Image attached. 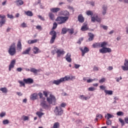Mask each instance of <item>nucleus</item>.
Returning a JSON list of instances; mask_svg holds the SVG:
<instances>
[{"instance_id":"obj_21","label":"nucleus","mask_w":128,"mask_h":128,"mask_svg":"<svg viewBox=\"0 0 128 128\" xmlns=\"http://www.w3.org/2000/svg\"><path fill=\"white\" fill-rule=\"evenodd\" d=\"M59 10H60V8H52L50 9V12H53L54 14L58 12H59Z\"/></svg>"},{"instance_id":"obj_11","label":"nucleus","mask_w":128,"mask_h":128,"mask_svg":"<svg viewBox=\"0 0 128 128\" xmlns=\"http://www.w3.org/2000/svg\"><path fill=\"white\" fill-rule=\"evenodd\" d=\"M91 18H92V22H96V20L98 22H100V20H102V19H100V18H98V14H96V16H95V17L94 16L91 17Z\"/></svg>"},{"instance_id":"obj_51","label":"nucleus","mask_w":128,"mask_h":128,"mask_svg":"<svg viewBox=\"0 0 128 128\" xmlns=\"http://www.w3.org/2000/svg\"><path fill=\"white\" fill-rule=\"evenodd\" d=\"M117 116H124V112H118L116 113Z\"/></svg>"},{"instance_id":"obj_37","label":"nucleus","mask_w":128,"mask_h":128,"mask_svg":"<svg viewBox=\"0 0 128 128\" xmlns=\"http://www.w3.org/2000/svg\"><path fill=\"white\" fill-rule=\"evenodd\" d=\"M0 90L4 94L8 92V89L6 88H0Z\"/></svg>"},{"instance_id":"obj_32","label":"nucleus","mask_w":128,"mask_h":128,"mask_svg":"<svg viewBox=\"0 0 128 128\" xmlns=\"http://www.w3.org/2000/svg\"><path fill=\"white\" fill-rule=\"evenodd\" d=\"M106 46H108V42H106L100 43V48H106Z\"/></svg>"},{"instance_id":"obj_4","label":"nucleus","mask_w":128,"mask_h":128,"mask_svg":"<svg viewBox=\"0 0 128 128\" xmlns=\"http://www.w3.org/2000/svg\"><path fill=\"white\" fill-rule=\"evenodd\" d=\"M46 101L49 104H55L56 100L54 96L50 94L48 98H47Z\"/></svg>"},{"instance_id":"obj_9","label":"nucleus","mask_w":128,"mask_h":128,"mask_svg":"<svg viewBox=\"0 0 128 128\" xmlns=\"http://www.w3.org/2000/svg\"><path fill=\"white\" fill-rule=\"evenodd\" d=\"M80 50L82 52V56H84V54L90 52V50L87 47H84V49L82 48H80Z\"/></svg>"},{"instance_id":"obj_20","label":"nucleus","mask_w":128,"mask_h":128,"mask_svg":"<svg viewBox=\"0 0 128 128\" xmlns=\"http://www.w3.org/2000/svg\"><path fill=\"white\" fill-rule=\"evenodd\" d=\"M14 2L18 6H22V4H24V2L22 0H16L14 1Z\"/></svg>"},{"instance_id":"obj_52","label":"nucleus","mask_w":128,"mask_h":128,"mask_svg":"<svg viewBox=\"0 0 128 128\" xmlns=\"http://www.w3.org/2000/svg\"><path fill=\"white\" fill-rule=\"evenodd\" d=\"M42 1L40 0H38V2H35L34 4V6H38V4H40L41 3H40V2H41Z\"/></svg>"},{"instance_id":"obj_19","label":"nucleus","mask_w":128,"mask_h":128,"mask_svg":"<svg viewBox=\"0 0 128 128\" xmlns=\"http://www.w3.org/2000/svg\"><path fill=\"white\" fill-rule=\"evenodd\" d=\"M88 30V23H84L83 26L81 28V30H82V32H85L86 30Z\"/></svg>"},{"instance_id":"obj_23","label":"nucleus","mask_w":128,"mask_h":128,"mask_svg":"<svg viewBox=\"0 0 128 128\" xmlns=\"http://www.w3.org/2000/svg\"><path fill=\"white\" fill-rule=\"evenodd\" d=\"M30 98L32 100H36L38 98V94L34 93L30 96Z\"/></svg>"},{"instance_id":"obj_62","label":"nucleus","mask_w":128,"mask_h":128,"mask_svg":"<svg viewBox=\"0 0 128 128\" xmlns=\"http://www.w3.org/2000/svg\"><path fill=\"white\" fill-rule=\"evenodd\" d=\"M22 68H16L17 72H22Z\"/></svg>"},{"instance_id":"obj_56","label":"nucleus","mask_w":128,"mask_h":128,"mask_svg":"<svg viewBox=\"0 0 128 128\" xmlns=\"http://www.w3.org/2000/svg\"><path fill=\"white\" fill-rule=\"evenodd\" d=\"M6 116V112H2L1 114H0V118H4Z\"/></svg>"},{"instance_id":"obj_27","label":"nucleus","mask_w":128,"mask_h":128,"mask_svg":"<svg viewBox=\"0 0 128 128\" xmlns=\"http://www.w3.org/2000/svg\"><path fill=\"white\" fill-rule=\"evenodd\" d=\"M48 16L51 20H54V14L52 12H49Z\"/></svg>"},{"instance_id":"obj_60","label":"nucleus","mask_w":128,"mask_h":128,"mask_svg":"<svg viewBox=\"0 0 128 128\" xmlns=\"http://www.w3.org/2000/svg\"><path fill=\"white\" fill-rule=\"evenodd\" d=\"M52 54H56V48L52 51Z\"/></svg>"},{"instance_id":"obj_28","label":"nucleus","mask_w":128,"mask_h":128,"mask_svg":"<svg viewBox=\"0 0 128 128\" xmlns=\"http://www.w3.org/2000/svg\"><path fill=\"white\" fill-rule=\"evenodd\" d=\"M92 48H100V43H94L92 44Z\"/></svg>"},{"instance_id":"obj_44","label":"nucleus","mask_w":128,"mask_h":128,"mask_svg":"<svg viewBox=\"0 0 128 128\" xmlns=\"http://www.w3.org/2000/svg\"><path fill=\"white\" fill-rule=\"evenodd\" d=\"M3 124H10V121L8 120H4L2 121Z\"/></svg>"},{"instance_id":"obj_38","label":"nucleus","mask_w":128,"mask_h":128,"mask_svg":"<svg viewBox=\"0 0 128 128\" xmlns=\"http://www.w3.org/2000/svg\"><path fill=\"white\" fill-rule=\"evenodd\" d=\"M36 114H37V116H38V118H42V116H44V114L40 112H38L36 113Z\"/></svg>"},{"instance_id":"obj_47","label":"nucleus","mask_w":128,"mask_h":128,"mask_svg":"<svg viewBox=\"0 0 128 128\" xmlns=\"http://www.w3.org/2000/svg\"><path fill=\"white\" fill-rule=\"evenodd\" d=\"M100 28H102L105 30H107L108 28V26L104 25H100Z\"/></svg>"},{"instance_id":"obj_39","label":"nucleus","mask_w":128,"mask_h":128,"mask_svg":"<svg viewBox=\"0 0 128 128\" xmlns=\"http://www.w3.org/2000/svg\"><path fill=\"white\" fill-rule=\"evenodd\" d=\"M118 120H119L122 126H124V120L122 119V118H119Z\"/></svg>"},{"instance_id":"obj_12","label":"nucleus","mask_w":128,"mask_h":128,"mask_svg":"<svg viewBox=\"0 0 128 128\" xmlns=\"http://www.w3.org/2000/svg\"><path fill=\"white\" fill-rule=\"evenodd\" d=\"M16 64V60H13L11 61L8 68L9 72L12 70V68H14V65Z\"/></svg>"},{"instance_id":"obj_17","label":"nucleus","mask_w":128,"mask_h":128,"mask_svg":"<svg viewBox=\"0 0 128 128\" xmlns=\"http://www.w3.org/2000/svg\"><path fill=\"white\" fill-rule=\"evenodd\" d=\"M23 80L24 82H25V84H30L34 82V80L30 78H28L27 79L24 78Z\"/></svg>"},{"instance_id":"obj_50","label":"nucleus","mask_w":128,"mask_h":128,"mask_svg":"<svg viewBox=\"0 0 128 128\" xmlns=\"http://www.w3.org/2000/svg\"><path fill=\"white\" fill-rule=\"evenodd\" d=\"M88 90H89V92H94V90H96V88L94 87H90L88 88Z\"/></svg>"},{"instance_id":"obj_49","label":"nucleus","mask_w":128,"mask_h":128,"mask_svg":"<svg viewBox=\"0 0 128 128\" xmlns=\"http://www.w3.org/2000/svg\"><path fill=\"white\" fill-rule=\"evenodd\" d=\"M84 40V38H80L78 40L77 42V44H82V42Z\"/></svg>"},{"instance_id":"obj_26","label":"nucleus","mask_w":128,"mask_h":128,"mask_svg":"<svg viewBox=\"0 0 128 128\" xmlns=\"http://www.w3.org/2000/svg\"><path fill=\"white\" fill-rule=\"evenodd\" d=\"M88 36H89L88 40L89 42H92L94 40V35L92 34V32H90L88 34Z\"/></svg>"},{"instance_id":"obj_59","label":"nucleus","mask_w":128,"mask_h":128,"mask_svg":"<svg viewBox=\"0 0 128 128\" xmlns=\"http://www.w3.org/2000/svg\"><path fill=\"white\" fill-rule=\"evenodd\" d=\"M96 118H100V120H102V116L100 114H98L96 115Z\"/></svg>"},{"instance_id":"obj_45","label":"nucleus","mask_w":128,"mask_h":128,"mask_svg":"<svg viewBox=\"0 0 128 128\" xmlns=\"http://www.w3.org/2000/svg\"><path fill=\"white\" fill-rule=\"evenodd\" d=\"M68 32L69 34H74V28L70 29L68 28Z\"/></svg>"},{"instance_id":"obj_7","label":"nucleus","mask_w":128,"mask_h":128,"mask_svg":"<svg viewBox=\"0 0 128 128\" xmlns=\"http://www.w3.org/2000/svg\"><path fill=\"white\" fill-rule=\"evenodd\" d=\"M42 100H44L40 101V106L44 110H48V105L46 104V101L44 100L46 98H43Z\"/></svg>"},{"instance_id":"obj_36","label":"nucleus","mask_w":128,"mask_h":128,"mask_svg":"<svg viewBox=\"0 0 128 128\" xmlns=\"http://www.w3.org/2000/svg\"><path fill=\"white\" fill-rule=\"evenodd\" d=\"M25 14H26V16H32V12L30 10L26 12Z\"/></svg>"},{"instance_id":"obj_58","label":"nucleus","mask_w":128,"mask_h":128,"mask_svg":"<svg viewBox=\"0 0 128 128\" xmlns=\"http://www.w3.org/2000/svg\"><path fill=\"white\" fill-rule=\"evenodd\" d=\"M100 90H106V86H100Z\"/></svg>"},{"instance_id":"obj_54","label":"nucleus","mask_w":128,"mask_h":128,"mask_svg":"<svg viewBox=\"0 0 128 128\" xmlns=\"http://www.w3.org/2000/svg\"><path fill=\"white\" fill-rule=\"evenodd\" d=\"M66 103H62L60 104V108H66Z\"/></svg>"},{"instance_id":"obj_10","label":"nucleus","mask_w":128,"mask_h":128,"mask_svg":"<svg viewBox=\"0 0 128 128\" xmlns=\"http://www.w3.org/2000/svg\"><path fill=\"white\" fill-rule=\"evenodd\" d=\"M56 54H57V56L58 58H60L61 54H66V52H64V50L63 49L60 50L56 48Z\"/></svg>"},{"instance_id":"obj_63","label":"nucleus","mask_w":128,"mask_h":128,"mask_svg":"<svg viewBox=\"0 0 128 128\" xmlns=\"http://www.w3.org/2000/svg\"><path fill=\"white\" fill-rule=\"evenodd\" d=\"M36 30H42V26H36Z\"/></svg>"},{"instance_id":"obj_3","label":"nucleus","mask_w":128,"mask_h":128,"mask_svg":"<svg viewBox=\"0 0 128 128\" xmlns=\"http://www.w3.org/2000/svg\"><path fill=\"white\" fill-rule=\"evenodd\" d=\"M54 113L55 114L56 116H62L64 114V110L60 106H56L54 109Z\"/></svg>"},{"instance_id":"obj_43","label":"nucleus","mask_w":128,"mask_h":128,"mask_svg":"<svg viewBox=\"0 0 128 128\" xmlns=\"http://www.w3.org/2000/svg\"><path fill=\"white\" fill-rule=\"evenodd\" d=\"M18 82L19 84H20V87L26 86V84H24V82L19 80Z\"/></svg>"},{"instance_id":"obj_8","label":"nucleus","mask_w":128,"mask_h":128,"mask_svg":"<svg viewBox=\"0 0 128 128\" xmlns=\"http://www.w3.org/2000/svg\"><path fill=\"white\" fill-rule=\"evenodd\" d=\"M99 52L100 54H106V52H112V49L105 47L100 49Z\"/></svg>"},{"instance_id":"obj_13","label":"nucleus","mask_w":128,"mask_h":128,"mask_svg":"<svg viewBox=\"0 0 128 128\" xmlns=\"http://www.w3.org/2000/svg\"><path fill=\"white\" fill-rule=\"evenodd\" d=\"M124 66H122V68L123 70H128V60H125L124 62Z\"/></svg>"},{"instance_id":"obj_18","label":"nucleus","mask_w":128,"mask_h":128,"mask_svg":"<svg viewBox=\"0 0 128 128\" xmlns=\"http://www.w3.org/2000/svg\"><path fill=\"white\" fill-rule=\"evenodd\" d=\"M31 50H32V48L30 47H29L26 49L24 50L22 52V54H24V55L30 54V52Z\"/></svg>"},{"instance_id":"obj_55","label":"nucleus","mask_w":128,"mask_h":128,"mask_svg":"<svg viewBox=\"0 0 128 128\" xmlns=\"http://www.w3.org/2000/svg\"><path fill=\"white\" fill-rule=\"evenodd\" d=\"M116 82H120V80H122V76H120V78H116Z\"/></svg>"},{"instance_id":"obj_24","label":"nucleus","mask_w":128,"mask_h":128,"mask_svg":"<svg viewBox=\"0 0 128 128\" xmlns=\"http://www.w3.org/2000/svg\"><path fill=\"white\" fill-rule=\"evenodd\" d=\"M78 20L81 23L84 22V16H82V14H80L78 16Z\"/></svg>"},{"instance_id":"obj_61","label":"nucleus","mask_w":128,"mask_h":128,"mask_svg":"<svg viewBox=\"0 0 128 128\" xmlns=\"http://www.w3.org/2000/svg\"><path fill=\"white\" fill-rule=\"evenodd\" d=\"M43 94L45 96L46 98H48V92L46 91H44Z\"/></svg>"},{"instance_id":"obj_34","label":"nucleus","mask_w":128,"mask_h":128,"mask_svg":"<svg viewBox=\"0 0 128 128\" xmlns=\"http://www.w3.org/2000/svg\"><path fill=\"white\" fill-rule=\"evenodd\" d=\"M17 48L18 50H22V42H20V40H18V44H17Z\"/></svg>"},{"instance_id":"obj_5","label":"nucleus","mask_w":128,"mask_h":128,"mask_svg":"<svg viewBox=\"0 0 128 128\" xmlns=\"http://www.w3.org/2000/svg\"><path fill=\"white\" fill-rule=\"evenodd\" d=\"M50 36H52L51 39L50 40V44H54L56 38V32L52 30L50 32Z\"/></svg>"},{"instance_id":"obj_64","label":"nucleus","mask_w":128,"mask_h":128,"mask_svg":"<svg viewBox=\"0 0 128 128\" xmlns=\"http://www.w3.org/2000/svg\"><path fill=\"white\" fill-rule=\"evenodd\" d=\"M124 120H125V122H126V124H128V117H126L124 118Z\"/></svg>"},{"instance_id":"obj_30","label":"nucleus","mask_w":128,"mask_h":128,"mask_svg":"<svg viewBox=\"0 0 128 128\" xmlns=\"http://www.w3.org/2000/svg\"><path fill=\"white\" fill-rule=\"evenodd\" d=\"M68 28H63L61 32L62 34H66L68 32Z\"/></svg>"},{"instance_id":"obj_46","label":"nucleus","mask_w":128,"mask_h":128,"mask_svg":"<svg viewBox=\"0 0 128 128\" xmlns=\"http://www.w3.org/2000/svg\"><path fill=\"white\" fill-rule=\"evenodd\" d=\"M106 82V78H101L100 80H99L100 84H104Z\"/></svg>"},{"instance_id":"obj_57","label":"nucleus","mask_w":128,"mask_h":128,"mask_svg":"<svg viewBox=\"0 0 128 128\" xmlns=\"http://www.w3.org/2000/svg\"><path fill=\"white\" fill-rule=\"evenodd\" d=\"M21 26L22 28H26L28 26H26V24L25 22H23L22 24H21Z\"/></svg>"},{"instance_id":"obj_15","label":"nucleus","mask_w":128,"mask_h":128,"mask_svg":"<svg viewBox=\"0 0 128 128\" xmlns=\"http://www.w3.org/2000/svg\"><path fill=\"white\" fill-rule=\"evenodd\" d=\"M72 54L68 52L66 54V56L65 58L68 62H72Z\"/></svg>"},{"instance_id":"obj_25","label":"nucleus","mask_w":128,"mask_h":128,"mask_svg":"<svg viewBox=\"0 0 128 128\" xmlns=\"http://www.w3.org/2000/svg\"><path fill=\"white\" fill-rule=\"evenodd\" d=\"M102 8L103 10L102 12V14L104 16L106 14V10H108V6H106V5H103Z\"/></svg>"},{"instance_id":"obj_31","label":"nucleus","mask_w":128,"mask_h":128,"mask_svg":"<svg viewBox=\"0 0 128 128\" xmlns=\"http://www.w3.org/2000/svg\"><path fill=\"white\" fill-rule=\"evenodd\" d=\"M30 72H33L34 74H36L40 72V70H36V68H31L30 70Z\"/></svg>"},{"instance_id":"obj_29","label":"nucleus","mask_w":128,"mask_h":128,"mask_svg":"<svg viewBox=\"0 0 128 128\" xmlns=\"http://www.w3.org/2000/svg\"><path fill=\"white\" fill-rule=\"evenodd\" d=\"M54 84H56V86H58L60 84H62V82L60 81V79L58 80H54L52 82Z\"/></svg>"},{"instance_id":"obj_42","label":"nucleus","mask_w":128,"mask_h":128,"mask_svg":"<svg viewBox=\"0 0 128 128\" xmlns=\"http://www.w3.org/2000/svg\"><path fill=\"white\" fill-rule=\"evenodd\" d=\"M58 126H60V123L56 122L54 124L53 128H58Z\"/></svg>"},{"instance_id":"obj_48","label":"nucleus","mask_w":128,"mask_h":128,"mask_svg":"<svg viewBox=\"0 0 128 128\" xmlns=\"http://www.w3.org/2000/svg\"><path fill=\"white\" fill-rule=\"evenodd\" d=\"M58 28V24L56 22H54L53 24V27L52 28V30H56V28Z\"/></svg>"},{"instance_id":"obj_2","label":"nucleus","mask_w":128,"mask_h":128,"mask_svg":"<svg viewBox=\"0 0 128 128\" xmlns=\"http://www.w3.org/2000/svg\"><path fill=\"white\" fill-rule=\"evenodd\" d=\"M8 54H10V56H14L15 54H16V44L13 43L12 44L10 47V48L8 50Z\"/></svg>"},{"instance_id":"obj_33","label":"nucleus","mask_w":128,"mask_h":128,"mask_svg":"<svg viewBox=\"0 0 128 128\" xmlns=\"http://www.w3.org/2000/svg\"><path fill=\"white\" fill-rule=\"evenodd\" d=\"M104 92L106 95L108 94L109 96H112V90H104Z\"/></svg>"},{"instance_id":"obj_16","label":"nucleus","mask_w":128,"mask_h":128,"mask_svg":"<svg viewBox=\"0 0 128 128\" xmlns=\"http://www.w3.org/2000/svg\"><path fill=\"white\" fill-rule=\"evenodd\" d=\"M32 50L34 54H38L42 52V50H40V49L36 46H34Z\"/></svg>"},{"instance_id":"obj_41","label":"nucleus","mask_w":128,"mask_h":128,"mask_svg":"<svg viewBox=\"0 0 128 128\" xmlns=\"http://www.w3.org/2000/svg\"><path fill=\"white\" fill-rule=\"evenodd\" d=\"M96 79L94 78V79H92V78H89L88 80H86V82H88V84H90V82H92L96 80Z\"/></svg>"},{"instance_id":"obj_22","label":"nucleus","mask_w":128,"mask_h":128,"mask_svg":"<svg viewBox=\"0 0 128 128\" xmlns=\"http://www.w3.org/2000/svg\"><path fill=\"white\" fill-rule=\"evenodd\" d=\"M70 80V76H65L64 78H60L61 82H66L67 80Z\"/></svg>"},{"instance_id":"obj_6","label":"nucleus","mask_w":128,"mask_h":128,"mask_svg":"<svg viewBox=\"0 0 128 128\" xmlns=\"http://www.w3.org/2000/svg\"><path fill=\"white\" fill-rule=\"evenodd\" d=\"M6 15L0 14V28H2L6 24Z\"/></svg>"},{"instance_id":"obj_35","label":"nucleus","mask_w":128,"mask_h":128,"mask_svg":"<svg viewBox=\"0 0 128 128\" xmlns=\"http://www.w3.org/2000/svg\"><path fill=\"white\" fill-rule=\"evenodd\" d=\"M114 118V115H112L108 113L107 114V116H105V118H107V120H110V118Z\"/></svg>"},{"instance_id":"obj_14","label":"nucleus","mask_w":128,"mask_h":128,"mask_svg":"<svg viewBox=\"0 0 128 128\" xmlns=\"http://www.w3.org/2000/svg\"><path fill=\"white\" fill-rule=\"evenodd\" d=\"M60 16H70V12L68 10H62L60 12Z\"/></svg>"},{"instance_id":"obj_1","label":"nucleus","mask_w":128,"mask_h":128,"mask_svg":"<svg viewBox=\"0 0 128 128\" xmlns=\"http://www.w3.org/2000/svg\"><path fill=\"white\" fill-rule=\"evenodd\" d=\"M68 18V16H58L56 20L58 22V24H66Z\"/></svg>"},{"instance_id":"obj_53","label":"nucleus","mask_w":128,"mask_h":128,"mask_svg":"<svg viewBox=\"0 0 128 128\" xmlns=\"http://www.w3.org/2000/svg\"><path fill=\"white\" fill-rule=\"evenodd\" d=\"M106 124L107 126H110V124H112V121H110V120H108Z\"/></svg>"},{"instance_id":"obj_40","label":"nucleus","mask_w":128,"mask_h":128,"mask_svg":"<svg viewBox=\"0 0 128 128\" xmlns=\"http://www.w3.org/2000/svg\"><path fill=\"white\" fill-rule=\"evenodd\" d=\"M86 14H87V16H92L94 13L90 11V10H88L86 12Z\"/></svg>"}]
</instances>
